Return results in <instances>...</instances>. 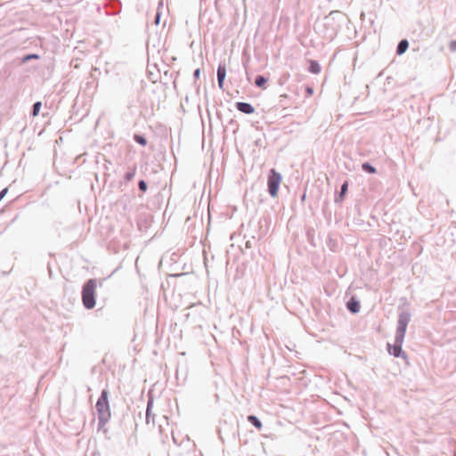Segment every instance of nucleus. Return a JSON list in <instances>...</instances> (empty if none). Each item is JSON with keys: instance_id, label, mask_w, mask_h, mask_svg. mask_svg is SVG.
Here are the masks:
<instances>
[{"instance_id": "f03ea898", "label": "nucleus", "mask_w": 456, "mask_h": 456, "mask_svg": "<svg viewBox=\"0 0 456 456\" xmlns=\"http://www.w3.org/2000/svg\"><path fill=\"white\" fill-rule=\"evenodd\" d=\"M99 420L102 425H104L110 418V409L108 400V391L103 390L100 398L95 405Z\"/></svg>"}, {"instance_id": "bb28decb", "label": "nucleus", "mask_w": 456, "mask_h": 456, "mask_svg": "<svg viewBox=\"0 0 456 456\" xmlns=\"http://www.w3.org/2000/svg\"><path fill=\"white\" fill-rule=\"evenodd\" d=\"M166 26V20H164L162 27L164 28Z\"/></svg>"}, {"instance_id": "a211bd4d", "label": "nucleus", "mask_w": 456, "mask_h": 456, "mask_svg": "<svg viewBox=\"0 0 456 456\" xmlns=\"http://www.w3.org/2000/svg\"><path fill=\"white\" fill-rule=\"evenodd\" d=\"M139 188H140L141 191H145L146 189H147L146 183L144 181H140L139 182Z\"/></svg>"}, {"instance_id": "4be33fe9", "label": "nucleus", "mask_w": 456, "mask_h": 456, "mask_svg": "<svg viewBox=\"0 0 456 456\" xmlns=\"http://www.w3.org/2000/svg\"><path fill=\"white\" fill-rule=\"evenodd\" d=\"M450 47L452 51H456V41H452L450 45Z\"/></svg>"}, {"instance_id": "20e7f679", "label": "nucleus", "mask_w": 456, "mask_h": 456, "mask_svg": "<svg viewBox=\"0 0 456 456\" xmlns=\"http://www.w3.org/2000/svg\"><path fill=\"white\" fill-rule=\"evenodd\" d=\"M407 322L405 320L400 319L398 322L397 327V334H396V342L399 344L403 343L405 332H406Z\"/></svg>"}, {"instance_id": "aec40b11", "label": "nucleus", "mask_w": 456, "mask_h": 456, "mask_svg": "<svg viewBox=\"0 0 456 456\" xmlns=\"http://www.w3.org/2000/svg\"><path fill=\"white\" fill-rule=\"evenodd\" d=\"M8 191V188H4L3 191H0V200L6 195Z\"/></svg>"}, {"instance_id": "dca6fc26", "label": "nucleus", "mask_w": 456, "mask_h": 456, "mask_svg": "<svg viewBox=\"0 0 456 456\" xmlns=\"http://www.w3.org/2000/svg\"><path fill=\"white\" fill-rule=\"evenodd\" d=\"M347 188H348V183L347 182H345L342 186H341V191H340V195H339V200H343V198L345 196V194L346 193L347 191Z\"/></svg>"}, {"instance_id": "0eeeda50", "label": "nucleus", "mask_w": 456, "mask_h": 456, "mask_svg": "<svg viewBox=\"0 0 456 456\" xmlns=\"http://www.w3.org/2000/svg\"><path fill=\"white\" fill-rule=\"evenodd\" d=\"M388 351L391 354H393L395 357H399L402 353V344H399L395 341V345L393 346L388 345Z\"/></svg>"}, {"instance_id": "39448f33", "label": "nucleus", "mask_w": 456, "mask_h": 456, "mask_svg": "<svg viewBox=\"0 0 456 456\" xmlns=\"http://www.w3.org/2000/svg\"><path fill=\"white\" fill-rule=\"evenodd\" d=\"M226 76V68L225 65L220 64L217 69V80L218 86L220 88L224 87V82Z\"/></svg>"}, {"instance_id": "a878e982", "label": "nucleus", "mask_w": 456, "mask_h": 456, "mask_svg": "<svg viewBox=\"0 0 456 456\" xmlns=\"http://www.w3.org/2000/svg\"><path fill=\"white\" fill-rule=\"evenodd\" d=\"M149 414H150V405H148V408H147V418L149 417Z\"/></svg>"}, {"instance_id": "ddd939ff", "label": "nucleus", "mask_w": 456, "mask_h": 456, "mask_svg": "<svg viewBox=\"0 0 456 456\" xmlns=\"http://www.w3.org/2000/svg\"><path fill=\"white\" fill-rule=\"evenodd\" d=\"M362 168L370 173V174H375L376 173V168L374 167H372L371 165H370L369 163H363L362 165Z\"/></svg>"}, {"instance_id": "b1692460", "label": "nucleus", "mask_w": 456, "mask_h": 456, "mask_svg": "<svg viewBox=\"0 0 456 456\" xmlns=\"http://www.w3.org/2000/svg\"><path fill=\"white\" fill-rule=\"evenodd\" d=\"M134 173H128L126 175V180H131L134 177Z\"/></svg>"}, {"instance_id": "423d86ee", "label": "nucleus", "mask_w": 456, "mask_h": 456, "mask_svg": "<svg viewBox=\"0 0 456 456\" xmlns=\"http://www.w3.org/2000/svg\"><path fill=\"white\" fill-rule=\"evenodd\" d=\"M237 109L246 114H251L254 112V108L247 102H237L236 104Z\"/></svg>"}, {"instance_id": "f257e3e1", "label": "nucleus", "mask_w": 456, "mask_h": 456, "mask_svg": "<svg viewBox=\"0 0 456 456\" xmlns=\"http://www.w3.org/2000/svg\"><path fill=\"white\" fill-rule=\"evenodd\" d=\"M98 282L95 279L88 280L82 289V302L86 309H93L95 306V295Z\"/></svg>"}, {"instance_id": "412c9836", "label": "nucleus", "mask_w": 456, "mask_h": 456, "mask_svg": "<svg viewBox=\"0 0 456 456\" xmlns=\"http://www.w3.org/2000/svg\"><path fill=\"white\" fill-rule=\"evenodd\" d=\"M59 1L61 2V3L67 4H69L76 3L78 0H59Z\"/></svg>"}, {"instance_id": "f8f14e48", "label": "nucleus", "mask_w": 456, "mask_h": 456, "mask_svg": "<svg viewBox=\"0 0 456 456\" xmlns=\"http://www.w3.org/2000/svg\"><path fill=\"white\" fill-rule=\"evenodd\" d=\"M162 7H163V4L160 2L158 11L155 14V19H154V23L156 26L160 25V19H161V15H162V13L160 12V8H162Z\"/></svg>"}, {"instance_id": "393cba45", "label": "nucleus", "mask_w": 456, "mask_h": 456, "mask_svg": "<svg viewBox=\"0 0 456 456\" xmlns=\"http://www.w3.org/2000/svg\"><path fill=\"white\" fill-rule=\"evenodd\" d=\"M306 92L309 95L313 94V89L311 87H307Z\"/></svg>"}, {"instance_id": "2eb2a0df", "label": "nucleus", "mask_w": 456, "mask_h": 456, "mask_svg": "<svg viewBox=\"0 0 456 456\" xmlns=\"http://www.w3.org/2000/svg\"><path fill=\"white\" fill-rule=\"evenodd\" d=\"M134 138L136 142H138L139 144H141L142 146H145L146 143H147L146 139L143 136L140 135V134H135Z\"/></svg>"}, {"instance_id": "6e6552de", "label": "nucleus", "mask_w": 456, "mask_h": 456, "mask_svg": "<svg viewBox=\"0 0 456 456\" xmlns=\"http://www.w3.org/2000/svg\"><path fill=\"white\" fill-rule=\"evenodd\" d=\"M346 306L352 313H357L360 309L359 302L354 297L347 302Z\"/></svg>"}, {"instance_id": "7ed1b4c3", "label": "nucleus", "mask_w": 456, "mask_h": 456, "mask_svg": "<svg viewBox=\"0 0 456 456\" xmlns=\"http://www.w3.org/2000/svg\"><path fill=\"white\" fill-rule=\"evenodd\" d=\"M281 180V175L278 172H276L274 169L270 171L267 183L268 191L272 197H276L278 195V190Z\"/></svg>"}, {"instance_id": "f3484780", "label": "nucleus", "mask_w": 456, "mask_h": 456, "mask_svg": "<svg viewBox=\"0 0 456 456\" xmlns=\"http://www.w3.org/2000/svg\"><path fill=\"white\" fill-rule=\"evenodd\" d=\"M41 102H37L33 106V116L37 117L39 114L40 109H41Z\"/></svg>"}, {"instance_id": "1a4fd4ad", "label": "nucleus", "mask_w": 456, "mask_h": 456, "mask_svg": "<svg viewBox=\"0 0 456 456\" xmlns=\"http://www.w3.org/2000/svg\"><path fill=\"white\" fill-rule=\"evenodd\" d=\"M309 71L314 74H318L321 71V67L316 61H309Z\"/></svg>"}, {"instance_id": "4468645a", "label": "nucleus", "mask_w": 456, "mask_h": 456, "mask_svg": "<svg viewBox=\"0 0 456 456\" xmlns=\"http://www.w3.org/2000/svg\"><path fill=\"white\" fill-rule=\"evenodd\" d=\"M256 85L258 86V87H263L265 88V85L266 83V79L263 77V76H258L256 77Z\"/></svg>"}, {"instance_id": "9b49d317", "label": "nucleus", "mask_w": 456, "mask_h": 456, "mask_svg": "<svg viewBox=\"0 0 456 456\" xmlns=\"http://www.w3.org/2000/svg\"><path fill=\"white\" fill-rule=\"evenodd\" d=\"M248 420L253 424L257 429H261L262 428V423L261 421L256 417V416H253V415H250L248 417Z\"/></svg>"}, {"instance_id": "6ab92c4d", "label": "nucleus", "mask_w": 456, "mask_h": 456, "mask_svg": "<svg viewBox=\"0 0 456 456\" xmlns=\"http://www.w3.org/2000/svg\"><path fill=\"white\" fill-rule=\"evenodd\" d=\"M37 55H35V54H28L27 56H25L22 60L23 62L30 60V59H37Z\"/></svg>"}, {"instance_id": "5701e85b", "label": "nucleus", "mask_w": 456, "mask_h": 456, "mask_svg": "<svg viewBox=\"0 0 456 456\" xmlns=\"http://www.w3.org/2000/svg\"><path fill=\"white\" fill-rule=\"evenodd\" d=\"M200 69H197L194 71V77H195V78H199V77H200Z\"/></svg>"}, {"instance_id": "9d476101", "label": "nucleus", "mask_w": 456, "mask_h": 456, "mask_svg": "<svg viewBox=\"0 0 456 456\" xmlns=\"http://www.w3.org/2000/svg\"><path fill=\"white\" fill-rule=\"evenodd\" d=\"M408 46H409L408 41L406 39L402 40L398 45L397 53L403 54V53L406 52V50L408 49Z\"/></svg>"}]
</instances>
